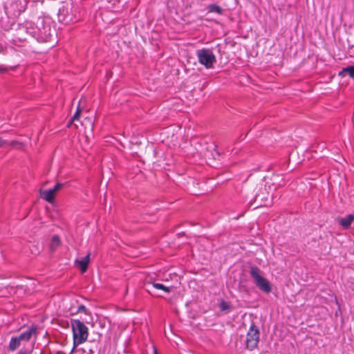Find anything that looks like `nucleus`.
Instances as JSON below:
<instances>
[{"label": "nucleus", "mask_w": 354, "mask_h": 354, "mask_svg": "<svg viewBox=\"0 0 354 354\" xmlns=\"http://www.w3.org/2000/svg\"><path fill=\"white\" fill-rule=\"evenodd\" d=\"M90 262V253L81 259L75 260V263L80 266V270L82 273L85 272L88 269V266Z\"/></svg>", "instance_id": "obj_8"}, {"label": "nucleus", "mask_w": 354, "mask_h": 354, "mask_svg": "<svg viewBox=\"0 0 354 354\" xmlns=\"http://www.w3.org/2000/svg\"><path fill=\"white\" fill-rule=\"evenodd\" d=\"M22 342L19 341V339L15 336L12 337L10 339L9 345H8V349L10 351H14L17 350L21 345Z\"/></svg>", "instance_id": "obj_11"}, {"label": "nucleus", "mask_w": 354, "mask_h": 354, "mask_svg": "<svg viewBox=\"0 0 354 354\" xmlns=\"http://www.w3.org/2000/svg\"><path fill=\"white\" fill-rule=\"evenodd\" d=\"M59 21L64 24L75 22L78 19L75 17L73 12L72 4H66L59 8L58 12Z\"/></svg>", "instance_id": "obj_6"}, {"label": "nucleus", "mask_w": 354, "mask_h": 354, "mask_svg": "<svg viewBox=\"0 0 354 354\" xmlns=\"http://www.w3.org/2000/svg\"><path fill=\"white\" fill-rule=\"evenodd\" d=\"M55 194L53 193V191H52L50 189L44 190L41 193V197L46 201L48 203H53L55 199Z\"/></svg>", "instance_id": "obj_12"}, {"label": "nucleus", "mask_w": 354, "mask_h": 354, "mask_svg": "<svg viewBox=\"0 0 354 354\" xmlns=\"http://www.w3.org/2000/svg\"><path fill=\"white\" fill-rule=\"evenodd\" d=\"M83 352L86 354H94V352L91 349H88V352H86L84 348L82 349Z\"/></svg>", "instance_id": "obj_24"}, {"label": "nucleus", "mask_w": 354, "mask_h": 354, "mask_svg": "<svg viewBox=\"0 0 354 354\" xmlns=\"http://www.w3.org/2000/svg\"><path fill=\"white\" fill-rule=\"evenodd\" d=\"M152 286H153V288H155L156 289H158V290H164L166 292H170V288L169 287H167V286H164L162 283H153Z\"/></svg>", "instance_id": "obj_16"}, {"label": "nucleus", "mask_w": 354, "mask_h": 354, "mask_svg": "<svg viewBox=\"0 0 354 354\" xmlns=\"http://www.w3.org/2000/svg\"><path fill=\"white\" fill-rule=\"evenodd\" d=\"M346 74H348L351 78L354 80V66H348L343 68L342 70L339 72L338 75L344 77Z\"/></svg>", "instance_id": "obj_10"}, {"label": "nucleus", "mask_w": 354, "mask_h": 354, "mask_svg": "<svg viewBox=\"0 0 354 354\" xmlns=\"http://www.w3.org/2000/svg\"><path fill=\"white\" fill-rule=\"evenodd\" d=\"M154 353L155 354H158V352H157L156 349L154 350Z\"/></svg>", "instance_id": "obj_26"}, {"label": "nucleus", "mask_w": 354, "mask_h": 354, "mask_svg": "<svg viewBox=\"0 0 354 354\" xmlns=\"http://www.w3.org/2000/svg\"><path fill=\"white\" fill-rule=\"evenodd\" d=\"M61 243L59 237L57 235H55L52 238L51 241V248L53 250L57 248Z\"/></svg>", "instance_id": "obj_14"}, {"label": "nucleus", "mask_w": 354, "mask_h": 354, "mask_svg": "<svg viewBox=\"0 0 354 354\" xmlns=\"http://www.w3.org/2000/svg\"><path fill=\"white\" fill-rule=\"evenodd\" d=\"M8 71V68L3 66H0V72L1 73H6Z\"/></svg>", "instance_id": "obj_23"}, {"label": "nucleus", "mask_w": 354, "mask_h": 354, "mask_svg": "<svg viewBox=\"0 0 354 354\" xmlns=\"http://www.w3.org/2000/svg\"><path fill=\"white\" fill-rule=\"evenodd\" d=\"M207 9L209 12H215L218 15H223L224 12V9L215 3L209 4Z\"/></svg>", "instance_id": "obj_13"}, {"label": "nucleus", "mask_w": 354, "mask_h": 354, "mask_svg": "<svg viewBox=\"0 0 354 354\" xmlns=\"http://www.w3.org/2000/svg\"><path fill=\"white\" fill-rule=\"evenodd\" d=\"M198 62L207 69L212 68L216 63V56L209 48H202L196 52Z\"/></svg>", "instance_id": "obj_4"}, {"label": "nucleus", "mask_w": 354, "mask_h": 354, "mask_svg": "<svg viewBox=\"0 0 354 354\" xmlns=\"http://www.w3.org/2000/svg\"><path fill=\"white\" fill-rule=\"evenodd\" d=\"M80 312L84 313L86 315L88 314V310L84 305H80L78 306L77 313H80Z\"/></svg>", "instance_id": "obj_19"}, {"label": "nucleus", "mask_w": 354, "mask_h": 354, "mask_svg": "<svg viewBox=\"0 0 354 354\" xmlns=\"http://www.w3.org/2000/svg\"><path fill=\"white\" fill-rule=\"evenodd\" d=\"M37 333V328L35 326H31L28 328L26 331L22 332L19 335L16 336L21 342H28L33 335Z\"/></svg>", "instance_id": "obj_7"}, {"label": "nucleus", "mask_w": 354, "mask_h": 354, "mask_svg": "<svg viewBox=\"0 0 354 354\" xmlns=\"http://www.w3.org/2000/svg\"><path fill=\"white\" fill-rule=\"evenodd\" d=\"M9 145L15 149H20L24 147V144L21 142L17 140H12L9 142Z\"/></svg>", "instance_id": "obj_18"}, {"label": "nucleus", "mask_w": 354, "mask_h": 354, "mask_svg": "<svg viewBox=\"0 0 354 354\" xmlns=\"http://www.w3.org/2000/svg\"><path fill=\"white\" fill-rule=\"evenodd\" d=\"M39 354H44L43 351H41Z\"/></svg>", "instance_id": "obj_27"}, {"label": "nucleus", "mask_w": 354, "mask_h": 354, "mask_svg": "<svg viewBox=\"0 0 354 354\" xmlns=\"http://www.w3.org/2000/svg\"><path fill=\"white\" fill-rule=\"evenodd\" d=\"M219 308L221 311H225V310H230L232 308V307L228 302L222 299L221 303L219 304Z\"/></svg>", "instance_id": "obj_15"}, {"label": "nucleus", "mask_w": 354, "mask_h": 354, "mask_svg": "<svg viewBox=\"0 0 354 354\" xmlns=\"http://www.w3.org/2000/svg\"><path fill=\"white\" fill-rule=\"evenodd\" d=\"M17 354H30V352L28 349L22 348Z\"/></svg>", "instance_id": "obj_21"}, {"label": "nucleus", "mask_w": 354, "mask_h": 354, "mask_svg": "<svg viewBox=\"0 0 354 354\" xmlns=\"http://www.w3.org/2000/svg\"><path fill=\"white\" fill-rule=\"evenodd\" d=\"M81 113H82V109L80 106H77V110H76L74 115L71 118L68 126H70L72 124V122H74L75 120H79Z\"/></svg>", "instance_id": "obj_17"}, {"label": "nucleus", "mask_w": 354, "mask_h": 354, "mask_svg": "<svg viewBox=\"0 0 354 354\" xmlns=\"http://www.w3.org/2000/svg\"><path fill=\"white\" fill-rule=\"evenodd\" d=\"M250 274L251 277L254 281L256 286L263 292L269 293L272 291V286L270 283L263 277L261 275V270L257 266H252L250 268Z\"/></svg>", "instance_id": "obj_3"}, {"label": "nucleus", "mask_w": 354, "mask_h": 354, "mask_svg": "<svg viewBox=\"0 0 354 354\" xmlns=\"http://www.w3.org/2000/svg\"><path fill=\"white\" fill-rule=\"evenodd\" d=\"M52 191H53V193L55 194L57 191L55 189V188L50 189Z\"/></svg>", "instance_id": "obj_25"}, {"label": "nucleus", "mask_w": 354, "mask_h": 354, "mask_svg": "<svg viewBox=\"0 0 354 354\" xmlns=\"http://www.w3.org/2000/svg\"><path fill=\"white\" fill-rule=\"evenodd\" d=\"M64 187V184L61 183H57L53 188L58 192L59 189H61Z\"/></svg>", "instance_id": "obj_20"}, {"label": "nucleus", "mask_w": 354, "mask_h": 354, "mask_svg": "<svg viewBox=\"0 0 354 354\" xmlns=\"http://www.w3.org/2000/svg\"><path fill=\"white\" fill-rule=\"evenodd\" d=\"M259 330L258 327L252 323L246 335V348L252 351L256 348L259 342Z\"/></svg>", "instance_id": "obj_5"}, {"label": "nucleus", "mask_w": 354, "mask_h": 354, "mask_svg": "<svg viewBox=\"0 0 354 354\" xmlns=\"http://www.w3.org/2000/svg\"><path fill=\"white\" fill-rule=\"evenodd\" d=\"M354 221V215L353 214H348L344 218H341L339 220V224L344 228V229H348L350 228L352 223Z\"/></svg>", "instance_id": "obj_9"}, {"label": "nucleus", "mask_w": 354, "mask_h": 354, "mask_svg": "<svg viewBox=\"0 0 354 354\" xmlns=\"http://www.w3.org/2000/svg\"><path fill=\"white\" fill-rule=\"evenodd\" d=\"M24 28L27 33L40 42L49 41L54 32L51 28L50 19L44 17H38L35 23L26 21Z\"/></svg>", "instance_id": "obj_1"}, {"label": "nucleus", "mask_w": 354, "mask_h": 354, "mask_svg": "<svg viewBox=\"0 0 354 354\" xmlns=\"http://www.w3.org/2000/svg\"><path fill=\"white\" fill-rule=\"evenodd\" d=\"M71 328L73 337V347L71 353L73 352L76 346L85 342L88 336V327L80 320L71 319Z\"/></svg>", "instance_id": "obj_2"}, {"label": "nucleus", "mask_w": 354, "mask_h": 354, "mask_svg": "<svg viewBox=\"0 0 354 354\" xmlns=\"http://www.w3.org/2000/svg\"><path fill=\"white\" fill-rule=\"evenodd\" d=\"M8 142L6 140L2 139L0 138V147H3L5 145H6Z\"/></svg>", "instance_id": "obj_22"}]
</instances>
